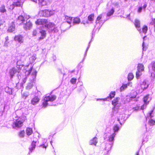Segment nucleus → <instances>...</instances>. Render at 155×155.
I'll use <instances>...</instances> for the list:
<instances>
[{"instance_id": "obj_46", "label": "nucleus", "mask_w": 155, "mask_h": 155, "mask_svg": "<svg viewBox=\"0 0 155 155\" xmlns=\"http://www.w3.org/2000/svg\"><path fill=\"white\" fill-rule=\"evenodd\" d=\"M142 7H139L137 9V12L139 13H140L141 12L142 10Z\"/></svg>"}, {"instance_id": "obj_33", "label": "nucleus", "mask_w": 155, "mask_h": 155, "mask_svg": "<svg viewBox=\"0 0 155 155\" xmlns=\"http://www.w3.org/2000/svg\"><path fill=\"white\" fill-rule=\"evenodd\" d=\"M102 14L100 15L97 18L96 20V24L99 23L100 21L102 18Z\"/></svg>"}, {"instance_id": "obj_4", "label": "nucleus", "mask_w": 155, "mask_h": 155, "mask_svg": "<svg viewBox=\"0 0 155 155\" xmlns=\"http://www.w3.org/2000/svg\"><path fill=\"white\" fill-rule=\"evenodd\" d=\"M15 21L17 24L19 25H21L25 23L26 20L24 17L22 15H20L16 19Z\"/></svg>"}, {"instance_id": "obj_20", "label": "nucleus", "mask_w": 155, "mask_h": 155, "mask_svg": "<svg viewBox=\"0 0 155 155\" xmlns=\"http://www.w3.org/2000/svg\"><path fill=\"white\" fill-rule=\"evenodd\" d=\"M25 131L24 130H20L18 133V136L19 137L23 138L25 136Z\"/></svg>"}, {"instance_id": "obj_45", "label": "nucleus", "mask_w": 155, "mask_h": 155, "mask_svg": "<svg viewBox=\"0 0 155 155\" xmlns=\"http://www.w3.org/2000/svg\"><path fill=\"white\" fill-rule=\"evenodd\" d=\"M154 27V31L155 32V18H153L152 20Z\"/></svg>"}, {"instance_id": "obj_44", "label": "nucleus", "mask_w": 155, "mask_h": 155, "mask_svg": "<svg viewBox=\"0 0 155 155\" xmlns=\"http://www.w3.org/2000/svg\"><path fill=\"white\" fill-rule=\"evenodd\" d=\"M147 104H144L143 105L141 106V109L142 110H143L146 107V105Z\"/></svg>"}, {"instance_id": "obj_56", "label": "nucleus", "mask_w": 155, "mask_h": 155, "mask_svg": "<svg viewBox=\"0 0 155 155\" xmlns=\"http://www.w3.org/2000/svg\"><path fill=\"white\" fill-rule=\"evenodd\" d=\"M31 1L34 2H37V0H31Z\"/></svg>"}, {"instance_id": "obj_22", "label": "nucleus", "mask_w": 155, "mask_h": 155, "mask_svg": "<svg viewBox=\"0 0 155 155\" xmlns=\"http://www.w3.org/2000/svg\"><path fill=\"white\" fill-rule=\"evenodd\" d=\"M116 134L115 133H114L110 135L108 141L109 142H112L113 141L114 138Z\"/></svg>"}, {"instance_id": "obj_34", "label": "nucleus", "mask_w": 155, "mask_h": 155, "mask_svg": "<svg viewBox=\"0 0 155 155\" xmlns=\"http://www.w3.org/2000/svg\"><path fill=\"white\" fill-rule=\"evenodd\" d=\"M148 123L150 126H153L155 125V121L151 119L149 120Z\"/></svg>"}, {"instance_id": "obj_29", "label": "nucleus", "mask_w": 155, "mask_h": 155, "mask_svg": "<svg viewBox=\"0 0 155 155\" xmlns=\"http://www.w3.org/2000/svg\"><path fill=\"white\" fill-rule=\"evenodd\" d=\"M129 84L130 83H128V84H123L120 87V91H122L124 90L127 87L128 85H129Z\"/></svg>"}, {"instance_id": "obj_55", "label": "nucleus", "mask_w": 155, "mask_h": 155, "mask_svg": "<svg viewBox=\"0 0 155 155\" xmlns=\"http://www.w3.org/2000/svg\"><path fill=\"white\" fill-rule=\"evenodd\" d=\"M136 155H139V152H137L136 153Z\"/></svg>"}, {"instance_id": "obj_49", "label": "nucleus", "mask_w": 155, "mask_h": 155, "mask_svg": "<svg viewBox=\"0 0 155 155\" xmlns=\"http://www.w3.org/2000/svg\"><path fill=\"white\" fill-rule=\"evenodd\" d=\"M154 109H153V110H152L150 113L149 114V115L150 117V118H152L153 117V116L152 115V114L153 113V111Z\"/></svg>"}, {"instance_id": "obj_52", "label": "nucleus", "mask_w": 155, "mask_h": 155, "mask_svg": "<svg viewBox=\"0 0 155 155\" xmlns=\"http://www.w3.org/2000/svg\"><path fill=\"white\" fill-rule=\"evenodd\" d=\"M147 6V5L146 4H145L143 6V8H144V9H145L146 7Z\"/></svg>"}, {"instance_id": "obj_21", "label": "nucleus", "mask_w": 155, "mask_h": 155, "mask_svg": "<svg viewBox=\"0 0 155 155\" xmlns=\"http://www.w3.org/2000/svg\"><path fill=\"white\" fill-rule=\"evenodd\" d=\"M94 13L91 14L87 17L88 20L90 21H93L94 20Z\"/></svg>"}, {"instance_id": "obj_58", "label": "nucleus", "mask_w": 155, "mask_h": 155, "mask_svg": "<svg viewBox=\"0 0 155 155\" xmlns=\"http://www.w3.org/2000/svg\"><path fill=\"white\" fill-rule=\"evenodd\" d=\"M104 139H105V138H106V137L105 138V137H104Z\"/></svg>"}, {"instance_id": "obj_10", "label": "nucleus", "mask_w": 155, "mask_h": 155, "mask_svg": "<svg viewBox=\"0 0 155 155\" xmlns=\"http://www.w3.org/2000/svg\"><path fill=\"white\" fill-rule=\"evenodd\" d=\"M45 26L46 28H47L49 29L52 30L55 27V25L53 23L50 22L48 24H46L45 25Z\"/></svg>"}, {"instance_id": "obj_9", "label": "nucleus", "mask_w": 155, "mask_h": 155, "mask_svg": "<svg viewBox=\"0 0 155 155\" xmlns=\"http://www.w3.org/2000/svg\"><path fill=\"white\" fill-rule=\"evenodd\" d=\"M40 101L39 98L37 96L34 97L31 101V103L33 105L37 104Z\"/></svg>"}, {"instance_id": "obj_24", "label": "nucleus", "mask_w": 155, "mask_h": 155, "mask_svg": "<svg viewBox=\"0 0 155 155\" xmlns=\"http://www.w3.org/2000/svg\"><path fill=\"white\" fill-rule=\"evenodd\" d=\"M114 12V10L113 8H111V10L109 11L107 13V16L108 17L112 15Z\"/></svg>"}, {"instance_id": "obj_53", "label": "nucleus", "mask_w": 155, "mask_h": 155, "mask_svg": "<svg viewBox=\"0 0 155 155\" xmlns=\"http://www.w3.org/2000/svg\"><path fill=\"white\" fill-rule=\"evenodd\" d=\"M27 97V96H25L24 95H22V97L24 98H26Z\"/></svg>"}, {"instance_id": "obj_26", "label": "nucleus", "mask_w": 155, "mask_h": 155, "mask_svg": "<svg viewBox=\"0 0 155 155\" xmlns=\"http://www.w3.org/2000/svg\"><path fill=\"white\" fill-rule=\"evenodd\" d=\"M36 142H35L34 141H33L31 143V148H29V150L31 152H32L33 150L36 147Z\"/></svg>"}, {"instance_id": "obj_7", "label": "nucleus", "mask_w": 155, "mask_h": 155, "mask_svg": "<svg viewBox=\"0 0 155 155\" xmlns=\"http://www.w3.org/2000/svg\"><path fill=\"white\" fill-rule=\"evenodd\" d=\"M47 19H38L35 22L37 25H45L48 23Z\"/></svg>"}, {"instance_id": "obj_38", "label": "nucleus", "mask_w": 155, "mask_h": 155, "mask_svg": "<svg viewBox=\"0 0 155 155\" xmlns=\"http://www.w3.org/2000/svg\"><path fill=\"white\" fill-rule=\"evenodd\" d=\"M39 34V32L36 30H34L32 31V35L34 36H37Z\"/></svg>"}, {"instance_id": "obj_19", "label": "nucleus", "mask_w": 155, "mask_h": 155, "mask_svg": "<svg viewBox=\"0 0 155 155\" xmlns=\"http://www.w3.org/2000/svg\"><path fill=\"white\" fill-rule=\"evenodd\" d=\"M26 132L28 136L31 135L33 133V130L32 128L27 127L26 129Z\"/></svg>"}, {"instance_id": "obj_16", "label": "nucleus", "mask_w": 155, "mask_h": 155, "mask_svg": "<svg viewBox=\"0 0 155 155\" xmlns=\"http://www.w3.org/2000/svg\"><path fill=\"white\" fill-rule=\"evenodd\" d=\"M119 99V97H116L112 101V104L113 105L114 108L115 107L116 105L118 104Z\"/></svg>"}, {"instance_id": "obj_8", "label": "nucleus", "mask_w": 155, "mask_h": 155, "mask_svg": "<svg viewBox=\"0 0 155 155\" xmlns=\"http://www.w3.org/2000/svg\"><path fill=\"white\" fill-rule=\"evenodd\" d=\"M39 33L41 34V36L38 38V40L39 41H41L46 37V33L45 31L43 30L40 31Z\"/></svg>"}, {"instance_id": "obj_3", "label": "nucleus", "mask_w": 155, "mask_h": 155, "mask_svg": "<svg viewBox=\"0 0 155 155\" xmlns=\"http://www.w3.org/2000/svg\"><path fill=\"white\" fill-rule=\"evenodd\" d=\"M144 67L143 65L142 64H138L137 67V71L136 72V77L138 79L140 76L141 75V72L143 71Z\"/></svg>"}, {"instance_id": "obj_54", "label": "nucleus", "mask_w": 155, "mask_h": 155, "mask_svg": "<svg viewBox=\"0 0 155 155\" xmlns=\"http://www.w3.org/2000/svg\"><path fill=\"white\" fill-rule=\"evenodd\" d=\"M2 21L0 20V26L2 24V23H1Z\"/></svg>"}, {"instance_id": "obj_50", "label": "nucleus", "mask_w": 155, "mask_h": 155, "mask_svg": "<svg viewBox=\"0 0 155 155\" xmlns=\"http://www.w3.org/2000/svg\"><path fill=\"white\" fill-rule=\"evenodd\" d=\"M21 68L19 67L18 68V70L17 71V72L18 73H19L21 72Z\"/></svg>"}, {"instance_id": "obj_39", "label": "nucleus", "mask_w": 155, "mask_h": 155, "mask_svg": "<svg viewBox=\"0 0 155 155\" xmlns=\"http://www.w3.org/2000/svg\"><path fill=\"white\" fill-rule=\"evenodd\" d=\"M76 81L77 79L76 78H73L71 79L70 82L72 84H76Z\"/></svg>"}, {"instance_id": "obj_1", "label": "nucleus", "mask_w": 155, "mask_h": 155, "mask_svg": "<svg viewBox=\"0 0 155 155\" xmlns=\"http://www.w3.org/2000/svg\"><path fill=\"white\" fill-rule=\"evenodd\" d=\"M17 118L14 121L12 124V126L13 128H20L22 127L23 123L25 121V119L21 117H17Z\"/></svg>"}, {"instance_id": "obj_12", "label": "nucleus", "mask_w": 155, "mask_h": 155, "mask_svg": "<svg viewBox=\"0 0 155 155\" xmlns=\"http://www.w3.org/2000/svg\"><path fill=\"white\" fill-rule=\"evenodd\" d=\"M149 84L145 81H143L140 84V87L142 89L144 90L147 88Z\"/></svg>"}, {"instance_id": "obj_23", "label": "nucleus", "mask_w": 155, "mask_h": 155, "mask_svg": "<svg viewBox=\"0 0 155 155\" xmlns=\"http://www.w3.org/2000/svg\"><path fill=\"white\" fill-rule=\"evenodd\" d=\"M15 25H10L8 27V31L9 32H12L15 31Z\"/></svg>"}, {"instance_id": "obj_14", "label": "nucleus", "mask_w": 155, "mask_h": 155, "mask_svg": "<svg viewBox=\"0 0 155 155\" xmlns=\"http://www.w3.org/2000/svg\"><path fill=\"white\" fill-rule=\"evenodd\" d=\"M17 72V70L15 68H13L10 70L9 73L11 78L13 77L15 73Z\"/></svg>"}, {"instance_id": "obj_37", "label": "nucleus", "mask_w": 155, "mask_h": 155, "mask_svg": "<svg viewBox=\"0 0 155 155\" xmlns=\"http://www.w3.org/2000/svg\"><path fill=\"white\" fill-rule=\"evenodd\" d=\"M0 12L2 13H4L6 12L4 5H2L0 8Z\"/></svg>"}, {"instance_id": "obj_36", "label": "nucleus", "mask_w": 155, "mask_h": 155, "mask_svg": "<svg viewBox=\"0 0 155 155\" xmlns=\"http://www.w3.org/2000/svg\"><path fill=\"white\" fill-rule=\"evenodd\" d=\"M151 69L152 71L155 72V62L153 61L151 64Z\"/></svg>"}, {"instance_id": "obj_17", "label": "nucleus", "mask_w": 155, "mask_h": 155, "mask_svg": "<svg viewBox=\"0 0 155 155\" xmlns=\"http://www.w3.org/2000/svg\"><path fill=\"white\" fill-rule=\"evenodd\" d=\"M29 66L27 65L25 67V69L26 70L25 73H26L27 75H29L31 73L32 69V67H31L28 70V67Z\"/></svg>"}, {"instance_id": "obj_42", "label": "nucleus", "mask_w": 155, "mask_h": 155, "mask_svg": "<svg viewBox=\"0 0 155 155\" xmlns=\"http://www.w3.org/2000/svg\"><path fill=\"white\" fill-rule=\"evenodd\" d=\"M136 94L135 93V94H134L133 96H131L129 98V101H131L133 99H134L136 98Z\"/></svg>"}, {"instance_id": "obj_35", "label": "nucleus", "mask_w": 155, "mask_h": 155, "mask_svg": "<svg viewBox=\"0 0 155 155\" xmlns=\"http://www.w3.org/2000/svg\"><path fill=\"white\" fill-rule=\"evenodd\" d=\"M149 98V95H147L145 97H144L143 98V101L144 102V103L147 104H148V101H147V100H148V99Z\"/></svg>"}, {"instance_id": "obj_30", "label": "nucleus", "mask_w": 155, "mask_h": 155, "mask_svg": "<svg viewBox=\"0 0 155 155\" xmlns=\"http://www.w3.org/2000/svg\"><path fill=\"white\" fill-rule=\"evenodd\" d=\"M15 7H19L21 6L22 4L21 2L19 1H18L16 2L13 3Z\"/></svg>"}, {"instance_id": "obj_40", "label": "nucleus", "mask_w": 155, "mask_h": 155, "mask_svg": "<svg viewBox=\"0 0 155 155\" xmlns=\"http://www.w3.org/2000/svg\"><path fill=\"white\" fill-rule=\"evenodd\" d=\"M67 22L69 24H71L72 21V18L69 17H67L66 18Z\"/></svg>"}, {"instance_id": "obj_57", "label": "nucleus", "mask_w": 155, "mask_h": 155, "mask_svg": "<svg viewBox=\"0 0 155 155\" xmlns=\"http://www.w3.org/2000/svg\"><path fill=\"white\" fill-rule=\"evenodd\" d=\"M117 120L118 121H120V119H117Z\"/></svg>"}, {"instance_id": "obj_18", "label": "nucleus", "mask_w": 155, "mask_h": 155, "mask_svg": "<svg viewBox=\"0 0 155 155\" xmlns=\"http://www.w3.org/2000/svg\"><path fill=\"white\" fill-rule=\"evenodd\" d=\"M134 24L135 25V27L137 28H139L140 27V22L139 20L137 19L135 20Z\"/></svg>"}, {"instance_id": "obj_13", "label": "nucleus", "mask_w": 155, "mask_h": 155, "mask_svg": "<svg viewBox=\"0 0 155 155\" xmlns=\"http://www.w3.org/2000/svg\"><path fill=\"white\" fill-rule=\"evenodd\" d=\"M48 101H53L55 100L56 96L55 95H52L51 96H46L45 97Z\"/></svg>"}, {"instance_id": "obj_47", "label": "nucleus", "mask_w": 155, "mask_h": 155, "mask_svg": "<svg viewBox=\"0 0 155 155\" xmlns=\"http://www.w3.org/2000/svg\"><path fill=\"white\" fill-rule=\"evenodd\" d=\"M31 58L32 61H34L36 58V57L34 55L32 56L31 57Z\"/></svg>"}, {"instance_id": "obj_41", "label": "nucleus", "mask_w": 155, "mask_h": 155, "mask_svg": "<svg viewBox=\"0 0 155 155\" xmlns=\"http://www.w3.org/2000/svg\"><path fill=\"white\" fill-rule=\"evenodd\" d=\"M119 127L118 126H117V125L115 126L114 127L113 130H114V133L118 131V130H119Z\"/></svg>"}, {"instance_id": "obj_48", "label": "nucleus", "mask_w": 155, "mask_h": 155, "mask_svg": "<svg viewBox=\"0 0 155 155\" xmlns=\"http://www.w3.org/2000/svg\"><path fill=\"white\" fill-rule=\"evenodd\" d=\"M41 148H45V150H46V146L44 144H43L40 146Z\"/></svg>"}, {"instance_id": "obj_31", "label": "nucleus", "mask_w": 155, "mask_h": 155, "mask_svg": "<svg viewBox=\"0 0 155 155\" xmlns=\"http://www.w3.org/2000/svg\"><path fill=\"white\" fill-rule=\"evenodd\" d=\"M134 78V75L132 73H129L127 77L128 80L129 81L132 80Z\"/></svg>"}, {"instance_id": "obj_28", "label": "nucleus", "mask_w": 155, "mask_h": 155, "mask_svg": "<svg viewBox=\"0 0 155 155\" xmlns=\"http://www.w3.org/2000/svg\"><path fill=\"white\" fill-rule=\"evenodd\" d=\"M148 27L146 25H143L142 28V31L145 34H146L148 31Z\"/></svg>"}, {"instance_id": "obj_32", "label": "nucleus", "mask_w": 155, "mask_h": 155, "mask_svg": "<svg viewBox=\"0 0 155 155\" xmlns=\"http://www.w3.org/2000/svg\"><path fill=\"white\" fill-rule=\"evenodd\" d=\"M38 2L39 3L41 6L45 5L47 4V2L44 0H38Z\"/></svg>"}, {"instance_id": "obj_43", "label": "nucleus", "mask_w": 155, "mask_h": 155, "mask_svg": "<svg viewBox=\"0 0 155 155\" xmlns=\"http://www.w3.org/2000/svg\"><path fill=\"white\" fill-rule=\"evenodd\" d=\"M15 7L13 4V3L11 5L9 6H8V8L10 10H12Z\"/></svg>"}, {"instance_id": "obj_59", "label": "nucleus", "mask_w": 155, "mask_h": 155, "mask_svg": "<svg viewBox=\"0 0 155 155\" xmlns=\"http://www.w3.org/2000/svg\"><path fill=\"white\" fill-rule=\"evenodd\" d=\"M125 1H127V0H125Z\"/></svg>"}, {"instance_id": "obj_27", "label": "nucleus", "mask_w": 155, "mask_h": 155, "mask_svg": "<svg viewBox=\"0 0 155 155\" xmlns=\"http://www.w3.org/2000/svg\"><path fill=\"white\" fill-rule=\"evenodd\" d=\"M80 22L81 20L78 18L76 17L73 19V23L74 24H78Z\"/></svg>"}, {"instance_id": "obj_15", "label": "nucleus", "mask_w": 155, "mask_h": 155, "mask_svg": "<svg viewBox=\"0 0 155 155\" xmlns=\"http://www.w3.org/2000/svg\"><path fill=\"white\" fill-rule=\"evenodd\" d=\"M42 101H43L42 104V107L43 108H45L48 106V101L47 99L45 97L43 98Z\"/></svg>"}, {"instance_id": "obj_11", "label": "nucleus", "mask_w": 155, "mask_h": 155, "mask_svg": "<svg viewBox=\"0 0 155 155\" xmlns=\"http://www.w3.org/2000/svg\"><path fill=\"white\" fill-rule=\"evenodd\" d=\"M97 143V138L96 137H94L91 140H90L89 144L90 145H94L96 146Z\"/></svg>"}, {"instance_id": "obj_25", "label": "nucleus", "mask_w": 155, "mask_h": 155, "mask_svg": "<svg viewBox=\"0 0 155 155\" xmlns=\"http://www.w3.org/2000/svg\"><path fill=\"white\" fill-rule=\"evenodd\" d=\"M116 94V92L115 91H111L109 94V96L107 97V98H109L110 99H111L114 98Z\"/></svg>"}, {"instance_id": "obj_5", "label": "nucleus", "mask_w": 155, "mask_h": 155, "mask_svg": "<svg viewBox=\"0 0 155 155\" xmlns=\"http://www.w3.org/2000/svg\"><path fill=\"white\" fill-rule=\"evenodd\" d=\"M32 23L31 21L29 20L26 21V23H24L23 27L25 30L27 31L31 29L32 28Z\"/></svg>"}, {"instance_id": "obj_6", "label": "nucleus", "mask_w": 155, "mask_h": 155, "mask_svg": "<svg viewBox=\"0 0 155 155\" xmlns=\"http://www.w3.org/2000/svg\"><path fill=\"white\" fill-rule=\"evenodd\" d=\"M14 40L15 41L20 44L24 42V37L23 36L19 34L15 35Z\"/></svg>"}, {"instance_id": "obj_51", "label": "nucleus", "mask_w": 155, "mask_h": 155, "mask_svg": "<svg viewBox=\"0 0 155 155\" xmlns=\"http://www.w3.org/2000/svg\"><path fill=\"white\" fill-rule=\"evenodd\" d=\"M5 39L6 41L8 42V41L9 40V38H8V36H7L5 38Z\"/></svg>"}, {"instance_id": "obj_2", "label": "nucleus", "mask_w": 155, "mask_h": 155, "mask_svg": "<svg viewBox=\"0 0 155 155\" xmlns=\"http://www.w3.org/2000/svg\"><path fill=\"white\" fill-rule=\"evenodd\" d=\"M38 14L40 16L45 17H50L53 14L51 11L46 9L40 11Z\"/></svg>"}]
</instances>
